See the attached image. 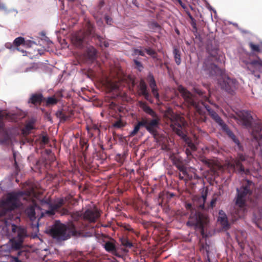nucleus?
<instances>
[{"mask_svg":"<svg viewBox=\"0 0 262 262\" xmlns=\"http://www.w3.org/2000/svg\"><path fill=\"white\" fill-rule=\"evenodd\" d=\"M178 91L181 93L185 101L187 103L189 106H192L195 108L196 111L200 115H204V109L208 112L211 117L216 112L212 110L210 106L206 102H208L212 105L216 106V105L209 100L208 97L206 95L204 96V92L198 88H194V92L202 97V100L199 102H196L194 100L193 95L186 89L181 85L178 87Z\"/></svg>","mask_w":262,"mask_h":262,"instance_id":"1","label":"nucleus"},{"mask_svg":"<svg viewBox=\"0 0 262 262\" xmlns=\"http://www.w3.org/2000/svg\"><path fill=\"white\" fill-rule=\"evenodd\" d=\"M178 91L181 93L185 101L187 103L189 106H192L195 108L196 111L200 115H204V109L208 112L211 117L216 112L212 110L210 106L206 102H208L212 105L216 106V105L209 100L208 97L206 95L204 96V92L198 88H194V92L202 97V100L199 102H196L194 100L193 95L186 89L181 85L178 87Z\"/></svg>","mask_w":262,"mask_h":262,"instance_id":"2","label":"nucleus"},{"mask_svg":"<svg viewBox=\"0 0 262 262\" xmlns=\"http://www.w3.org/2000/svg\"><path fill=\"white\" fill-rule=\"evenodd\" d=\"M253 183L251 181L246 180L240 188H237L236 207H234L232 213L235 219L244 216L245 213V202L252 193Z\"/></svg>","mask_w":262,"mask_h":262,"instance_id":"3","label":"nucleus"},{"mask_svg":"<svg viewBox=\"0 0 262 262\" xmlns=\"http://www.w3.org/2000/svg\"><path fill=\"white\" fill-rule=\"evenodd\" d=\"M83 227V224L76 225L72 220L68 226L59 221H56L50 230V233L54 238L59 241H65L69 238L71 235L75 234L78 229H82Z\"/></svg>","mask_w":262,"mask_h":262,"instance_id":"4","label":"nucleus"},{"mask_svg":"<svg viewBox=\"0 0 262 262\" xmlns=\"http://www.w3.org/2000/svg\"><path fill=\"white\" fill-rule=\"evenodd\" d=\"M138 104L140 107L147 114L152 117L151 119L146 118H142L144 123V127L155 138L158 135V129L160 123V117L158 114L152 110L147 104L142 101H139Z\"/></svg>","mask_w":262,"mask_h":262,"instance_id":"5","label":"nucleus"},{"mask_svg":"<svg viewBox=\"0 0 262 262\" xmlns=\"http://www.w3.org/2000/svg\"><path fill=\"white\" fill-rule=\"evenodd\" d=\"M185 207L191 211L186 223L188 227H193L195 230H199L202 236L205 234V228L209 223L208 215L203 212L196 211L191 203H186Z\"/></svg>","mask_w":262,"mask_h":262,"instance_id":"6","label":"nucleus"},{"mask_svg":"<svg viewBox=\"0 0 262 262\" xmlns=\"http://www.w3.org/2000/svg\"><path fill=\"white\" fill-rule=\"evenodd\" d=\"M100 214L96 208H89L85 210L83 213L76 211L70 213L71 220H72L76 225H83V228L78 229L83 230L86 228L87 223H95L100 217Z\"/></svg>","mask_w":262,"mask_h":262,"instance_id":"7","label":"nucleus"},{"mask_svg":"<svg viewBox=\"0 0 262 262\" xmlns=\"http://www.w3.org/2000/svg\"><path fill=\"white\" fill-rule=\"evenodd\" d=\"M63 204V200L60 199L56 203H53L50 198H45L40 201L41 206L43 208V212H41L42 215H48L52 216L55 212L59 209Z\"/></svg>","mask_w":262,"mask_h":262,"instance_id":"8","label":"nucleus"},{"mask_svg":"<svg viewBox=\"0 0 262 262\" xmlns=\"http://www.w3.org/2000/svg\"><path fill=\"white\" fill-rule=\"evenodd\" d=\"M211 118L222 127V129L226 133L228 136L234 142L237 146V148L242 151L243 150V147L241 144L238 138L235 136L234 133L229 129L228 125L225 123L223 119L216 113H214V115Z\"/></svg>","mask_w":262,"mask_h":262,"instance_id":"9","label":"nucleus"},{"mask_svg":"<svg viewBox=\"0 0 262 262\" xmlns=\"http://www.w3.org/2000/svg\"><path fill=\"white\" fill-rule=\"evenodd\" d=\"M247 159V156L243 154H238L236 159L232 160L229 165L235 171L241 174H248L250 171L248 169H245L242 164V162L245 161Z\"/></svg>","mask_w":262,"mask_h":262,"instance_id":"10","label":"nucleus"},{"mask_svg":"<svg viewBox=\"0 0 262 262\" xmlns=\"http://www.w3.org/2000/svg\"><path fill=\"white\" fill-rule=\"evenodd\" d=\"M221 88L229 94L233 95L235 90L237 88V81L229 77H223L219 80Z\"/></svg>","mask_w":262,"mask_h":262,"instance_id":"11","label":"nucleus"},{"mask_svg":"<svg viewBox=\"0 0 262 262\" xmlns=\"http://www.w3.org/2000/svg\"><path fill=\"white\" fill-rule=\"evenodd\" d=\"M17 201V197L15 195L9 194L6 199L2 203V207L3 208L2 215H5L9 212L16 208L18 207Z\"/></svg>","mask_w":262,"mask_h":262,"instance_id":"12","label":"nucleus"},{"mask_svg":"<svg viewBox=\"0 0 262 262\" xmlns=\"http://www.w3.org/2000/svg\"><path fill=\"white\" fill-rule=\"evenodd\" d=\"M252 134L258 143L256 149L259 150L262 156V126L260 124L254 126L252 129Z\"/></svg>","mask_w":262,"mask_h":262,"instance_id":"13","label":"nucleus"},{"mask_svg":"<svg viewBox=\"0 0 262 262\" xmlns=\"http://www.w3.org/2000/svg\"><path fill=\"white\" fill-rule=\"evenodd\" d=\"M16 119V116L15 114L8 113L5 110H0V132L5 127L4 120L14 121Z\"/></svg>","mask_w":262,"mask_h":262,"instance_id":"14","label":"nucleus"},{"mask_svg":"<svg viewBox=\"0 0 262 262\" xmlns=\"http://www.w3.org/2000/svg\"><path fill=\"white\" fill-rule=\"evenodd\" d=\"M138 92L139 96H143L145 99L150 102H152L150 96L147 90V86L143 79H141L138 85Z\"/></svg>","mask_w":262,"mask_h":262,"instance_id":"15","label":"nucleus"},{"mask_svg":"<svg viewBox=\"0 0 262 262\" xmlns=\"http://www.w3.org/2000/svg\"><path fill=\"white\" fill-rule=\"evenodd\" d=\"M72 41L73 44L77 47L82 48L86 42L85 33L81 31L77 33L73 36Z\"/></svg>","mask_w":262,"mask_h":262,"instance_id":"16","label":"nucleus"},{"mask_svg":"<svg viewBox=\"0 0 262 262\" xmlns=\"http://www.w3.org/2000/svg\"><path fill=\"white\" fill-rule=\"evenodd\" d=\"M45 98L41 93H35L31 95L28 100L29 103H32L34 105H39L42 102H44Z\"/></svg>","mask_w":262,"mask_h":262,"instance_id":"17","label":"nucleus"},{"mask_svg":"<svg viewBox=\"0 0 262 262\" xmlns=\"http://www.w3.org/2000/svg\"><path fill=\"white\" fill-rule=\"evenodd\" d=\"M204 70L208 72L209 75H213L217 73L219 69L215 64L210 62L209 59H206L204 62Z\"/></svg>","mask_w":262,"mask_h":262,"instance_id":"18","label":"nucleus"},{"mask_svg":"<svg viewBox=\"0 0 262 262\" xmlns=\"http://www.w3.org/2000/svg\"><path fill=\"white\" fill-rule=\"evenodd\" d=\"M86 129L88 135L90 138H96L99 137L100 134V130L98 126L96 124H92L90 125H86Z\"/></svg>","mask_w":262,"mask_h":262,"instance_id":"19","label":"nucleus"},{"mask_svg":"<svg viewBox=\"0 0 262 262\" xmlns=\"http://www.w3.org/2000/svg\"><path fill=\"white\" fill-rule=\"evenodd\" d=\"M184 124L185 123L183 121H181L180 122H179L178 121H176L174 122L172 124H171V127H172L173 130L178 136L183 137L185 136L184 133L182 130Z\"/></svg>","mask_w":262,"mask_h":262,"instance_id":"20","label":"nucleus"},{"mask_svg":"<svg viewBox=\"0 0 262 262\" xmlns=\"http://www.w3.org/2000/svg\"><path fill=\"white\" fill-rule=\"evenodd\" d=\"M31 43H32L31 41H26L24 37H18L14 39L13 42V45L16 47L18 51L21 52L23 53H26V52L23 50H20L18 47L20 45L24 46H30V44Z\"/></svg>","mask_w":262,"mask_h":262,"instance_id":"21","label":"nucleus"},{"mask_svg":"<svg viewBox=\"0 0 262 262\" xmlns=\"http://www.w3.org/2000/svg\"><path fill=\"white\" fill-rule=\"evenodd\" d=\"M12 231L16 233L18 239L21 241L27 235L26 230L22 227H18L14 224L12 225Z\"/></svg>","mask_w":262,"mask_h":262,"instance_id":"22","label":"nucleus"},{"mask_svg":"<svg viewBox=\"0 0 262 262\" xmlns=\"http://www.w3.org/2000/svg\"><path fill=\"white\" fill-rule=\"evenodd\" d=\"M173 165L181 171L184 176L187 174L186 167L182 159L178 157H174L173 159Z\"/></svg>","mask_w":262,"mask_h":262,"instance_id":"23","label":"nucleus"},{"mask_svg":"<svg viewBox=\"0 0 262 262\" xmlns=\"http://www.w3.org/2000/svg\"><path fill=\"white\" fill-rule=\"evenodd\" d=\"M1 142L3 143H6L11 141V131L10 128L4 127L0 132Z\"/></svg>","mask_w":262,"mask_h":262,"instance_id":"24","label":"nucleus"},{"mask_svg":"<svg viewBox=\"0 0 262 262\" xmlns=\"http://www.w3.org/2000/svg\"><path fill=\"white\" fill-rule=\"evenodd\" d=\"M241 123L245 126L248 127L251 126V117L247 113L241 112L238 115Z\"/></svg>","mask_w":262,"mask_h":262,"instance_id":"25","label":"nucleus"},{"mask_svg":"<svg viewBox=\"0 0 262 262\" xmlns=\"http://www.w3.org/2000/svg\"><path fill=\"white\" fill-rule=\"evenodd\" d=\"M56 116L60 119L61 121L64 122L69 120L72 115L71 111H66L64 110H58L56 113Z\"/></svg>","mask_w":262,"mask_h":262,"instance_id":"26","label":"nucleus"},{"mask_svg":"<svg viewBox=\"0 0 262 262\" xmlns=\"http://www.w3.org/2000/svg\"><path fill=\"white\" fill-rule=\"evenodd\" d=\"M62 95H61L59 97L54 95L51 97H49L47 98H45V106L46 107H50L56 105L59 101Z\"/></svg>","mask_w":262,"mask_h":262,"instance_id":"27","label":"nucleus"},{"mask_svg":"<svg viewBox=\"0 0 262 262\" xmlns=\"http://www.w3.org/2000/svg\"><path fill=\"white\" fill-rule=\"evenodd\" d=\"M220 216L218 218V221L220 222L221 225L225 229H228L230 227V225L228 223L227 217L226 215L223 213V211L219 212Z\"/></svg>","mask_w":262,"mask_h":262,"instance_id":"28","label":"nucleus"},{"mask_svg":"<svg viewBox=\"0 0 262 262\" xmlns=\"http://www.w3.org/2000/svg\"><path fill=\"white\" fill-rule=\"evenodd\" d=\"M103 246L106 251L110 252L116 256H118L117 253L116 245L114 242L107 241L105 243V244L103 245Z\"/></svg>","mask_w":262,"mask_h":262,"instance_id":"29","label":"nucleus"},{"mask_svg":"<svg viewBox=\"0 0 262 262\" xmlns=\"http://www.w3.org/2000/svg\"><path fill=\"white\" fill-rule=\"evenodd\" d=\"M113 116L116 119V121H114L113 123V126L114 128H121L125 126L126 122L122 120L121 116L120 114H117Z\"/></svg>","mask_w":262,"mask_h":262,"instance_id":"30","label":"nucleus"},{"mask_svg":"<svg viewBox=\"0 0 262 262\" xmlns=\"http://www.w3.org/2000/svg\"><path fill=\"white\" fill-rule=\"evenodd\" d=\"M144 125L142 118L141 120L138 121L137 123L135 124L134 129L129 133V136L134 137L136 136L139 132L141 127H144Z\"/></svg>","mask_w":262,"mask_h":262,"instance_id":"31","label":"nucleus"},{"mask_svg":"<svg viewBox=\"0 0 262 262\" xmlns=\"http://www.w3.org/2000/svg\"><path fill=\"white\" fill-rule=\"evenodd\" d=\"M25 212L30 220L33 221L36 219L35 207L34 206H31L28 207L26 209Z\"/></svg>","mask_w":262,"mask_h":262,"instance_id":"32","label":"nucleus"},{"mask_svg":"<svg viewBox=\"0 0 262 262\" xmlns=\"http://www.w3.org/2000/svg\"><path fill=\"white\" fill-rule=\"evenodd\" d=\"M121 245L126 248L130 249L133 247V244L126 237H122L119 239Z\"/></svg>","mask_w":262,"mask_h":262,"instance_id":"33","label":"nucleus"},{"mask_svg":"<svg viewBox=\"0 0 262 262\" xmlns=\"http://www.w3.org/2000/svg\"><path fill=\"white\" fill-rule=\"evenodd\" d=\"M173 54L176 63L177 65H180L181 63V53L179 49L174 48L173 50Z\"/></svg>","mask_w":262,"mask_h":262,"instance_id":"34","label":"nucleus"},{"mask_svg":"<svg viewBox=\"0 0 262 262\" xmlns=\"http://www.w3.org/2000/svg\"><path fill=\"white\" fill-rule=\"evenodd\" d=\"M206 196H202L198 199V202L200 203L199 204L195 201L193 202V206L200 209L204 208V204L206 201Z\"/></svg>","mask_w":262,"mask_h":262,"instance_id":"35","label":"nucleus"},{"mask_svg":"<svg viewBox=\"0 0 262 262\" xmlns=\"http://www.w3.org/2000/svg\"><path fill=\"white\" fill-rule=\"evenodd\" d=\"M94 37L99 41L100 46L101 47L104 46V47L107 48L109 46V43L107 41H106L102 36L96 34L94 36Z\"/></svg>","mask_w":262,"mask_h":262,"instance_id":"36","label":"nucleus"},{"mask_svg":"<svg viewBox=\"0 0 262 262\" xmlns=\"http://www.w3.org/2000/svg\"><path fill=\"white\" fill-rule=\"evenodd\" d=\"M97 53L96 49L93 47H90L87 49V55L91 60H93Z\"/></svg>","mask_w":262,"mask_h":262,"instance_id":"37","label":"nucleus"},{"mask_svg":"<svg viewBox=\"0 0 262 262\" xmlns=\"http://www.w3.org/2000/svg\"><path fill=\"white\" fill-rule=\"evenodd\" d=\"M24 193L28 198H29V199L35 198L37 195L35 190L33 188H31L30 190H26Z\"/></svg>","mask_w":262,"mask_h":262,"instance_id":"38","label":"nucleus"},{"mask_svg":"<svg viewBox=\"0 0 262 262\" xmlns=\"http://www.w3.org/2000/svg\"><path fill=\"white\" fill-rule=\"evenodd\" d=\"M249 46L252 52L256 53L260 52V48L259 45H255L252 42H250L249 43Z\"/></svg>","mask_w":262,"mask_h":262,"instance_id":"39","label":"nucleus"},{"mask_svg":"<svg viewBox=\"0 0 262 262\" xmlns=\"http://www.w3.org/2000/svg\"><path fill=\"white\" fill-rule=\"evenodd\" d=\"M148 77L149 78V86L151 88V89L154 90V89H157L156 82V81L155 80V78H154L153 75L151 74H150L148 76Z\"/></svg>","mask_w":262,"mask_h":262,"instance_id":"40","label":"nucleus"},{"mask_svg":"<svg viewBox=\"0 0 262 262\" xmlns=\"http://www.w3.org/2000/svg\"><path fill=\"white\" fill-rule=\"evenodd\" d=\"M34 128L33 123L32 122L28 123L25 126L23 132L25 133L29 134L30 132Z\"/></svg>","mask_w":262,"mask_h":262,"instance_id":"41","label":"nucleus"},{"mask_svg":"<svg viewBox=\"0 0 262 262\" xmlns=\"http://www.w3.org/2000/svg\"><path fill=\"white\" fill-rule=\"evenodd\" d=\"M187 144L188 148L190 149L192 151H195L196 150V146L191 141H188Z\"/></svg>","mask_w":262,"mask_h":262,"instance_id":"42","label":"nucleus"},{"mask_svg":"<svg viewBox=\"0 0 262 262\" xmlns=\"http://www.w3.org/2000/svg\"><path fill=\"white\" fill-rule=\"evenodd\" d=\"M135 64L136 65V68L138 69L139 71H141L143 69V67L141 62L138 61L137 60H134Z\"/></svg>","mask_w":262,"mask_h":262,"instance_id":"43","label":"nucleus"},{"mask_svg":"<svg viewBox=\"0 0 262 262\" xmlns=\"http://www.w3.org/2000/svg\"><path fill=\"white\" fill-rule=\"evenodd\" d=\"M145 50L148 55L152 57H154V56L156 54V52L150 48H145Z\"/></svg>","mask_w":262,"mask_h":262,"instance_id":"44","label":"nucleus"},{"mask_svg":"<svg viewBox=\"0 0 262 262\" xmlns=\"http://www.w3.org/2000/svg\"><path fill=\"white\" fill-rule=\"evenodd\" d=\"M125 230L132 231H133V229L132 227L127 224H122L121 226Z\"/></svg>","mask_w":262,"mask_h":262,"instance_id":"45","label":"nucleus"},{"mask_svg":"<svg viewBox=\"0 0 262 262\" xmlns=\"http://www.w3.org/2000/svg\"><path fill=\"white\" fill-rule=\"evenodd\" d=\"M134 53L135 55H141V56H145V54H144V51L143 50H142L138 49H135L134 50Z\"/></svg>","mask_w":262,"mask_h":262,"instance_id":"46","label":"nucleus"},{"mask_svg":"<svg viewBox=\"0 0 262 262\" xmlns=\"http://www.w3.org/2000/svg\"><path fill=\"white\" fill-rule=\"evenodd\" d=\"M151 92L154 95V96L155 97V98L157 100H159V94L158 93V89H154L151 90Z\"/></svg>","mask_w":262,"mask_h":262,"instance_id":"47","label":"nucleus"},{"mask_svg":"<svg viewBox=\"0 0 262 262\" xmlns=\"http://www.w3.org/2000/svg\"><path fill=\"white\" fill-rule=\"evenodd\" d=\"M216 201H217L216 197L214 196L210 202V203L209 205V207L213 208L215 205Z\"/></svg>","mask_w":262,"mask_h":262,"instance_id":"48","label":"nucleus"},{"mask_svg":"<svg viewBox=\"0 0 262 262\" xmlns=\"http://www.w3.org/2000/svg\"><path fill=\"white\" fill-rule=\"evenodd\" d=\"M41 142L46 144L49 142V138L47 136H43L41 138Z\"/></svg>","mask_w":262,"mask_h":262,"instance_id":"49","label":"nucleus"},{"mask_svg":"<svg viewBox=\"0 0 262 262\" xmlns=\"http://www.w3.org/2000/svg\"><path fill=\"white\" fill-rule=\"evenodd\" d=\"M116 158H117V160L118 161V162H119L120 163H122L123 162V160H124L123 156H121V155L118 154V155H117Z\"/></svg>","mask_w":262,"mask_h":262,"instance_id":"50","label":"nucleus"},{"mask_svg":"<svg viewBox=\"0 0 262 262\" xmlns=\"http://www.w3.org/2000/svg\"><path fill=\"white\" fill-rule=\"evenodd\" d=\"M191 25L192 26V28L195 30H196V24L195 19H193L191 20Z\"/></svg>","mask_w":262,"mask_h":262,"instance_id":"51","label":"nucleus"},{"mask_svg":"<svg viewBox=\"0 0 262 262\" xmlns=\"http://www.w3.org/2000/svg\"><path fill=\"white\" fill-rule=\"evenodd\" d=\"M105 19L106 23L107 24L110 25L112 22V19L111 18H110L108 16H105Z\"/></svg>","mask_w":262,"mask_h":262,"instance_id":"52","label":"nucleus"},{"mask_svg":"<svg viewBox=\"0 0 262 262\" xmlns=\"http://www.w3.org/2000/svg\"><path fill=\"white\" fill-rule=\"evenodd\" d=\"M191 151H193L192 150H191L189 148H187L186 149V154H187V155L188 156H190L191 155Z\"/></svg>","mask_w":262,"mask_h":262,"instance_id":"53","label":"nucleus"},{"mask_svg":"<svg viewBox=\"0 0 262 262\" xmlns=\"http://www.w3.org/2000/svg\"><path fill=\"white\" fill-rule=\"evenodd\" d=\"M80 144L82 145V147H83L84 145L85 146L86 148L88 147V145L87 144V143L85 141H80Z\"/></svg>","mask_w":262,"mask_h":262,"instance_id":"54","label":"nucleus"},{"mask_svg":"<svg viewBox=\"0 0 262 262\" xmlns=\"http://www.w3.org/2000/svg\"><path fill=\"white\" fill-rule=\"evenodd\" d=\"M179 4L183 8H184V4L183 3L182 1L181 0H177Z\"/></svg>","mask_w":262,"mask_h":262,"instance_id":"55","label":"nucleus"},{"mask_svg":"<svg viewBox=\"0 0 262 262\" xmlns=\"http://www.w3.org/2000/svg\"><path fill=\"white\" fill-rule=\"evenodd\" d=\"M63 214H67L68 213V212H69L67 209H63Z\"/></svg>","mask_w":262,"mask_h":262,"instance_id":"56","label":"nucleus"},{"mask_svg":"<svg viewBox=\"0 0 262 262\" xmlns=\"http://www.w3.org/2000/svg\"><path fill=\"white\" fill-rule=\"evenodd\" d=\"M251 63H252V64H253V65H254V64L255 65V64H256L258 63V61H257V60H254V61H252V62H251Z\"/></svg>","mask_w":262,"mask_h":262,"instance_id":"57","label":"nucleus"},{"mask_svg":"<svg viewBox=\"0 0 262 262\" xmlns=\"http://www.w3.org/2000/svg\"><path fill=\"white\" fill-rule=\"evenodd\" d=\"M179 177L180 180H184V177L181 176L180 173L179 174Z\"/></svg>","mask_w":262,"mask_h":262,"instance_id":"58","label":"nucleus"},{"mask_svg":"<svg viewBox=\"0 0 262 262\" xmlns=\"http://www.w3.org/2000/svg\"><path fill=\"white\" fill-rule=\"evenodd\" d=\"M104 5V2H100V4H99V5H100V7H101L102 6H103Z\"/></svg>","mask_w":262,"mask_h":262,"instance_id":"59","label":"nucleus"},{"mask_svg":"<svg viewBox=\"0 0 262 262\" xmlns=\"http://www.w3.org/2000/svg\"><path fill=\"white\" fill-rule=\"evenodd\" d=\"M188 15H189V17L190 18L191 20L194 19L190 14H189Z\"/></svg>","mask_w":262,"mask_h":262,"instance_id":"60","label":"nucleus"},{"mask_svg":"<svg viewBox=\"0 0 262 262\" xmlns=\"http://www.w3.org/2000/svg\"><path fill=\"white\" fill-rule=\"evenodd\" d=\"M148 39V37L147 36H144V40H145L146 41H147Z\"/></svg>","mask_w":262,"mask_h":262,"instance_id":"61","label":"nucleus"},{"mask_svg":"<svg viewBox=\"0 0 262 262\" xmlns=\"http://www.w3.org/2000/svg\"><path fill=\"white\" fill-rule=\"evenodd\" d=\"M14 164H15V167H16V168H17V163H16V160H15Z\"/></svg>","mask_w":262,"mask_h":262,"instance_id":"62","label":"nucleus"},{"mask_svg":"<svg viewBox=\"0 0 262 262\" xmlns=\"http://www.w3.org/2000/svg\"><path fill=\"white\" fill-rule=\"evenodd\" d=\"M259 212H260V213H262V209H260Z\"/></svg>","mask_w":262,"mask_h":262,"instance_id":"63","label":"nucleus"},{"mask_svg":"<svg viewBox=\"0 0 262 262\" xmlns=\"http://www.w3.org/2000/svg\"><path fill=\"white\" fill-rule=\"evenodd\" d=\"M206 117H204V121H205Z\"/></svg>","mask_w":262,"mask_h":262,"instance_id":"64","label":"nucleus"}]
</instances>
